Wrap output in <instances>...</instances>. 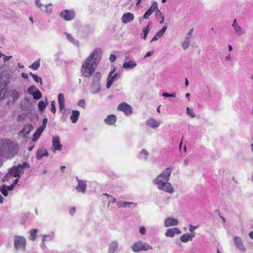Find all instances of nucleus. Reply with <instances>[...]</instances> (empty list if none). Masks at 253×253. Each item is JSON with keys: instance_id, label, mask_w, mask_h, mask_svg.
I'll return each mask as SVG.
<instances>
[{"instance_id": "obj_1", "label": "nucleus", "mask_w": 253, "mask_h": 253, "mask_svg": "<svg viewBox=\"0 0 253 253\" xmlns=\"http://www.w3.org/2000/svg\"><path fill=\"white\" fill-rule=\"evenodd\" d=\"M100 56L101 50L96 49L85 60L81 69L84 77L89 78L92 75L100 61Z\"/></svg>"}, {"instance_id": "obj_2", "label": "nucleus", "mask_w": 253, "mask_h": 253, "mask_svg": "<svg viewBox=\"0 0 253 253\" xmlns=\"http://www.w3.org/2000/svg\"><path fill=\"white\" fill-rule=\"evenodd\" d=\"M171 172L172 169L167 168L153 180L154 184L157 186L159 190L169 194H172L174 192L172 185L169 182Z\"/></svg>"}, {"instance_id": "obj_3", "label": "nucleus", "mask_w": 253, "mask_h": 253, "mask_svg": "<svg viewBox=\"0 0 253 253\" xmlns=\"http://www.w3.org/2000/svg\"><path fill=\"white\" fill-rule=\"evenodd\" d=\"M18 151L19 145L16 142L8 139L0 140V156L11 159Z\"/></svg>"}, {"instance_id": "obj_4", "label": "nucleus", "mask_w": 253, "mask_h": 253, "mask_svg": "<svg viewBox=\"0 0 253 253\" xmlns=\"http://www.w3.org/2000/svg\"><path fill=\"white\" fill-rule=\"evenodd\" d=\"M101 78V73L99 72H96L92 79L90 84V92L93 94L98 93L101 90L100 79Z\"/></svg>"}, {"instance_id": "obj_5", "label": "nucleus", "mask_w": 253, "mask_h": 253, "mask_svg": "<svg viewBox=\"0 0 253 253\" xmlns=\"http://www.w3.org/2000/svg\"><path fill=\"white\" fill-rule=\"evenodd\" d=\"M131 249L134 253H139L141 251H148L153 250V247L148 243L138 241L135 242L131 247Z\"/></svg>"}, {"instance_id": "obj_6", "label": "nucleus", "mask_w": 253, "mask_h": 253, "mask_svg": "<svg viewBox=\"0 0 253 253\" xmlns=\"http://www.w3.org/2000/svg\"><path fill=\"white\" fill-rule=\"evenodd\" d=\"M26 168H29V165L27 163L24 162L17 167H13L9 169V173L14 177H20L24 173V169Z\"/></svg>"}, {"instance_id": "obj_7", "label": "nucleus", "mask_w": 253, "mask_h": 253, "mask_svg": "<svg viewBox=\"0 0 253 253\" xmlns=\"http://www.w3.org/2000/svg\"><path fill=\"white\" fill-rule=\"evenodd\" d=\"M26 240L23 236L16 235L14 236V246L16 250L25 251L26 245Z\"/></svg>"}, {"instance_id": "obj_8", "label": "nucleus", "mask_w": 253, "mask_h": 253, "mask_svg": "<svg viewBox=\"0 0 253 253\" xmlns=\"http://www.w3.org/2000/svg\"><path fill=\"white\" fill-rule=\"evenodd\" d=\"M232 27L234 30V34L239 37L242 36L246 33V30L239 25L236 19L233 20Z\"/></svg>"}, {"instance_id": "obj_9", "label": "nucleus", "mask_w": 253, "mask_h": 253, "mask_svg": "<svg viewBox=\"0 0 253 253\" xmlns=\"http://www.w3.org/2000/svg\"><path fill=\"white\" fill-rule=\"evenodd\" d=\"M59 16L65 21H71L75 17V12L74 10L65 9L59 13Z\"/></svg>"}, {"instance_id": "obj_10", "label": "nucleus", "mask_w": 253, "mask_h": 253, "mask_svg": "<svg viewBox=\"0 0 253 253\" xmlns=\"http://www.w3.org/2000/svg\"><path fill=\"white\" fill-rule=\"evenodd\" d=\"M117 110L123 112L126 115H130L132 113L131 107L126 102L122 103L119 105Z\"/></svg>"}, {"instance_id": "obj_11", "label": "nucleus", "mask_w": 253, "mask_h": 253, "mask_svg": "<svg viewBox=\"0 0 253 253\" xmlns=\"http://www.w3.org/2000/svg\"><path fill=\"white\" fill-rule=\"evenodd\" d=\"M115 71V68H114L113 70L111 71L109 74L106 84V87L107 88H109L111 87L113 84V82L115 80H117L120 78V76L118 74L114 73Z\"/></svg>"}, {"instance_id": "obj_12", "label": "nucleus", "mask_w": 253, "mask_h": 253, "mask_svg": "<svg viewBox=\"0 0 253 253\" xmlns=\"http://www.w3.org/2000/svg\"><path fill=\"white\" fill-rule=\"evenodd\" d=\"M52 149L53 152L56 151H61L62 148V145L60 143V138L58 136H55L52 137Z\"/></svg>"}, {"instance_id": "obj_13", "label": "nucleus", "mask_w": 253, "mask_h": 253, "mask_svg": "<svg viewBox=\"0 0 253 253\" xmlns=\"http://www.w3.org/2000/svg\"><path fill=\"white\" fill-rule=\"evenodd\" d=\"M78 181V185L76 187V190L79 192L84 193L86 191V182L85 180H80L78 177H76Z\"/></svg>"}, {"instance_id": "obj_14", "label": "nucleus", "mask_w": 253, "mask_h": 253, "mask_svg": "<svg viewBox=\"0 0 253 253\" xmlns=\"http://www.w3.org/2000/svg\"><path fill=\"white\" fill-rule=\"evenodd\" d=\"M134 18V15L132 13L127 12L123 15L121 18V21L123 23L126 24L133 21Z\"/></svg>"}, {"instance_id": "obj_15", "label": "nucleus", "mask_w": 253, "mask_h": 253, "mask_svg": "<svg viewBox=\"0 0 253 253\" xmlns=\"http://www.w3.org/2000/svg\"><path fill=\"white\" fill-rule=\"evenodd\" d=\"M146 125L152 128H158L161 122L154 119L153 118H151L146 121Z\"/></svg>"}, {"instance_id": "obj_16", "label": "nucleus", "mask_w": 253, "mask_h": 253, "mask_svg": "<svg viewBox=\"0 0 253 253\" xmlns=\"http://www.w3.org/2000/svg\"><path fill=\"white\" fill-rule=\"evenodd\" d=\"M33 129V126L32 125H25L23 128V129L20 131L19 133V135L23 137H26L29 133L31 132V131Z\"/></svg>"}, {"instance_id": "obj_17", "label": "nucleus", "mask_w": 253, "mask_h": 253, "mask_svg": "<svg viewBox=\"0 0 253 253\" xmlns=\"http://www.w3.org/2000/svg\"><path fill=\"white\" fill-rule=\"evenodd\" d=\"M178 220L176 218L168 217L165 219L164 225L166 227L173 226L178 225Z\"/></svg>"}, {"instance_id": "obj_18", "label": "nucleus", "mask_w": 253, "mask_h": 253, "mask_svg": "<svg viewBox=\"0 0 253 253\" xmlns=\"http://www.w3.org/2000/svg\"><path fill=\"white\" fill-rule=\"evenodd\" d=\"M181 231L177 228L168 229L165 233V235L169 237H173L175 234H180Z\"/></svg>"}, {"instance_id": "obj_19", "label": "nucleus", "mask_w": 253, "mask_h": 253, "mask_svg": "<svg viewBox=\"0 0 253 253\" xmlns=\"http://www.w3.org/2000/svg\"><path fill=\"white\" fill-rule=\"evenodd\" d=\"M117 206L118 208L132 207V208H134L136 207L137 204L130 202L119 201L117 203Z\"/></svg>"}, {"instance_id": "obj_20", "label": "nucleus", "mask_w": 253, "mask_h": 253, "mask_svg": "<svg viewBox=\"0 0 253 253\" xmlns=\"http://www.w3.org/2000/svg\"><path fill=\"white\" fill-rule=\"evenodd\" d=\"M137 66L136 62L134 60H129L123 63L122 67L126 69H132Z\"/></svg>"}, {"instance_id": "obj_21", "label": "nucleus", "mask_w": 253, "mask_h": 253, "mask_svg": "<svg viewBox=\"0 0 253 253\" xmlns=\"http://www.w3.org/2000/svg\"><path fill=\"white\" fill-rule=\"evenodd\" d=\"M234 243L236 247L239 250L242 251H244L245 250V248L243 245L242 240L239 236H235L234 237Z\"/></svg>"}, {"instance_id": "obj_22", "label": "nucleus", "mask_w": 253, "mask_h": 253, "mask_svg": "<svg viewBox=\"0 0 253 253\" xmlns=\"http://www.w3.org/2000/svg\"><path fill=\"white\" fill-rule=\"evenodd\" d=\"M48 153L45 148H41L37 151L36 157L38 160H41L43 156H48Z\"/></svg>"}, {"instance_id": "obj_23", "label": "nucleus", "mask_w": 253, "mask_h": 253, "mask_svg": "<svg viewBox=\"0 0 253 253\" xmlns=\"http://www.w3.org/2000/svg\"><path fill=\"white\" fill-rule=\"evenodd\" d=\"M155 16L157 20L159 21L160 24H162L164 23L165 17L163 13L159 9L156 10Z\"/></svg>"}, {"instance_id": "obj_24", "label": "nucleus", "mask_w": 253, "mask_h": 253, "mask_svg": "<svg viewBox=\"0 0 253 253\" xmlns=\"http://www.w3.org/2000/svg\"><path fill=\"white\" fill-rule=\"evenodd\" d=\"M116 122V117L114 115H109L104 119L105 124L113 125Z\"/></svg>"}, {"instance_id": "obj_25", "label": "nucleus", "mask_w": 253, "mask_h": 253, "mask_svg": "<svg viewBox=\"0 0 253 253\" xmlns=\"http://www.w3.org/2000/svg\"><path fill=\"white\" fill-rule=\"evenodd\" d=\"M58 101L59 103V106L60 111H61L64 108L65 99L64 94L59 93L58 95Z\"/></svg>"}, {"instance_id": "obj_26", "label": "nucleus", "mask_w": 253, "mask_h": 253, "mask_svg": "<svg viewBox=\"0 0 253 253\" xmlns=\"http://www.w3.org/2000/svg\"><path fill=\"white\" fill-rule=\"evenodd\" d=\"M118 243L117 241H113L112 242L109 247V253H114L117 251L118 248Z\"/></svg>"}, {"instance_id": "obj_27", "label": "nucleus", "mask_w": 253, "mask_h": 253, "mask_svg": "<svg viewBox=\"0 0 253 253\" xmlns=\"http://www.w3.org/2000/svg\"><path fill=\"white\" fill-rule=\"evenodd\" d=\"M80 115V112L77 110H73L72 111V114L70 116V119L73 123H76L79 119V117Z\"/></svg>"}, {"instance_id": "obj_28", "label": "nucleus", "mask_w": 253, "mask_h": 253, "mask_svg": "<svg viewBox=\"0 0 253 253\" xmlns=\"http://www.w3.org/2000/svg\"><path fill=\"white\" fill-rule=\"evenodd\" d=\"M43 130V127H39L34 133L32 140L34 141H36L39 138Z\"/></svg>"}, {"instance_id": "obj_29", "label": "nucleus", "mask_w": 253, "mask_h": 253, "mask_svg": "<svg viewBox=\"0 0 253 253\" xmlns=\"http://www.w3.org/2000/svg\"><path fill=\"white\" fill-rule=\"evenodd\" d=\"M148 152L144 149H142L139 153V158L140 159L144 160V161H147L148 160Z\"/></svg>"}, {"instance_id": "obj_30", "label": "nucleus", "mask_w": 253, "mask_h": 253, "mask_svg": "<svg viewBox=\"0 0 253 253\" xmlns=\"http://www.w3.org/2000/svg\"><path fill=\"white\" fill-rule=\"evenodd\" d=\"M151 24V22H149L148 24V25L147 26V27L144 28L143 30H142V35H143V36H141V38L143 39H144V40H146V39L147 38V35L149 33V31H150L149 26H150V25Z\"/></svg>"}, {"instance_id": "obj_31", "label": "nucleus", "mask_w": 253, "mask_h": 253, "mask_svg": "<svg viewBox=\"0 0 253 253\" xmlns=\"http://www.w3.org/2000/svg\"><path fill=\"white\" fill-rule=\"evenodd\" d=\"M42 241L45 242L46 240L47 241H51L52 240L54 237V234L53 232H50L48 234L43 235L42 236Z\"/></svg>"}, {"instance_id": "obj_32", "label": "nucleus", "mask_w": 253, "mask_h": 253, "mask_svg": "<svg viewBox=\"0 0 253 253\" xmlns=\"http://www.w3.org/2000/svg\"><path fill=\"white\" fill-rule=\"evenodd\" d=\"M66 38H67V39L69 41H70L71 42L73 43L74 44L79 45V41L78 40H75L74 38L71 35L66 33Z\"/></svg>"}, {"instance_id": "obj_33", "label": "nucleus", "mask_w": 253, "mask_h": 253, "mask_svg": "<svg viewBox=\"0 0 253 253\" xmlns=\"http://www.w3.org/2000/svg\"><path fill=\"white\" fill-rule=\"evenodd\" d=\"M38 230L36 229H32L30 231V240L32 241H35L37 237V233Z\"/></svg>"}, {"instance_id": "obj_34", "label": "nucleus", "mask_w": 253, "mask_h": 253, "mask_svg": "<svg viewBox=\"0 0 253 253\" xmlns=\"http://www.w3.org/2000/svg\"><path fill=\"white\" fill-rule=\"evenodd\" d=\"M10 96L12 97V99L14 101H15V100H17L19 98V93L17 90H13L12 91Z\"/></svg>"}, {"instance_id": "obj_35", "label": "nucleus", "mask_w": 253, "mask_h": 253, "mask_svg": "<svg viewBox=\"0 0 253 253\" xmlns=\"http://www.w3.org/2000/svg\"><path fill=\"white\" fill-rule=\"evenodd\" d=\"M190 44L189 37L185 38V41L182 42V46L184 50L187 49Z\"/></svg>"}, {"instance_id": "obj_36", "label": "nucleus", "mask_w": 253, "mask_h": 253, "mask_svg": "<svg viewBox=\"0 0 253 253\" xmlns=\"http://www.w3.org/2000/svg\"><path fill=\"white\" fill-rule=\"evenodd\" d=\"M180 240L184 243L187 242L189 240H191L189 234L186 233L181 235L180 237Z\"/></svg>"}, {"instance_id": "obj_37", "label": "nucleus", "mask_w": 253, "mask_h": 253, "mask_svg": "<svg viewBox=\"0 0 253 253\" xmlns=\"http://www.w3.org/2000/svg\"><path fill=\"white\" fill-rule=\"evenodd\" d=\"M0 191L4 196L8 195V190L6 185L3 184L0 187Z\"/></svg>"}, {"instance_id": "obj_38", "label": "nucleus", "mask_w": 253, "mask_h": 253, "mask_svg": "<svg viewBox=\"0 0 253 253\" xmlns=\"http://www.w3.org/2000/svg\"><path fill=\"white\" fill-rule=\"evenodd\" d=\"M158 9V4L156 1H153L152 3V5L148 9L149 10H150L152 13L155 10L156 11Z\"/></svg>"}, {"instance_id": "obj_39", "label": "nucleus", "mask_w": 253, "mask_h": 253, "mask_svg": "<svg viewBox=\"0 0 253 253\" xmlns=\"http://www.w3.org/2000/svg\"><path fill=\"white\" fill-rule=\"evenodd\" d=\"M167 29V26H164L159 31H158L156 34L157 37L161 38L165 34L166 30Z\"/></svg>"}, {"instance_id": "obj_40", "label": "nucleus", "mask_w": 253, "mask_h": 253, "mask_svg": "<svg viewBox=\"0 0 253 253\" xmlns=\"http://www.w3.org/2000/svg\"><path fill=\"white\" fill-rule=\"evenodd\" d=\"M29 74L30 76H31L32 77L33 79L36 82H37V83L40 82L41 84V85L42 84V79H41V77H39L37 75H35V74H33L31 72Z\"/></svg>"}, {"instance_id": "obj_41", "label": "nucleus", "mask_w": 253, "mask_h": 253, "mask_svg": "<svg viewBox=\"0 0 253 253\" xmlns=\"http://www.w3.org/2000/svg\"><path fill=\"white\" fill-rule=\"evenodd\" d=\"M40 60H36L30 66V68L33 70H37L40 67Z\"/></svg>"}, {"instance_id": "obj_42", "label": "nucleus", "mask_w": 253, "mask_h": 253, "mask_svg": "<svg viewBox=\"0 0 253 253\" xmlns=\"http://www.w3.org/2000/svg\"><path fill=\"white\" fill-rule=\"evenodd\" d=\"M32 95L34 99H39L42 97V93L39 89H37Z\"/></svg>"}, {"instance_id": "obj_43", "label": "nucleus", "mask_w": 253, "mask_h": 253, "mask_svg": "<svg viewBox=\"0 0 253 253\" xmlns=\"http://www.w3.org/2000/svg\"><path fill=\"white\" fill-rule=\"evenodd\" d=\"M46 107V104L43 101H41L38 103V108L40 111H42Z\"/></svg>"}, {"instance_id": "obj_44", "label": "nucleus", "mask_w": 253, "mask_h": 253, "mask_svg": "<svg viewBox=\"0 0 253 253\" xmlns=\"http://www.w3.org/2000/svg\"><path fill=\"white\" fill-rule=\"evenodd\" d=\"M37 89L36 86L32 85L29 87V88L28 89V91L30 94L32 95L36 91V90H37Z\"/></svg>"}, {"instance_id": "obj_45", "label": "nucleus", "mask_w": 253, "mask_h": 253, "mask_svg": "<svg viewBox=\"0 0 253 253\" xmlns=\"http://www.w3.org/2000/svg\"><path fill=\"white\" fill-rule=\"evenodd\" d=\"M186 113L192 118L195 117V114L189 107L186 108Z\"/></svg>"}, {"instance_id": "obj_46", "label": "nucleus", "mask_w": 253, "mask_h": 253, "mask_svg": "<svg viewBox=\"0 0 253 253\" xmlns=\"http://www.w3.org/2000/svg\"><path fill=\"white\" fill-rule=\"evenodd\" d=\"M45 12L47 14H51L52 11V8L51 7V4H49L48 5H46L45 6Z\"/></svg>"}, {"instance_id": "obj_47", "label": "nucleus", "mask_w": 253, "mask_h": 253, "mask_svg": "<svg viewBox=\"0 0 253 253\" xmlns=\"http://www.w3.org/2000/svg\"><path fill=\"white\" fill-rule=\"evenodd\" d=\"M153 13L150 11V10H149L148 9L147 10V11L144 13L143 15V19H147L149 18V16L152 14Z\"/></svg>"}, {"instance_id": "obj_48", "label": "nucleus", "mask_w": 253, "mask_h": 253, "mask_svg": "<svg viewBox=\"0 0 253 253\" xmlns=\"http://www.w3.org/2000/svg\"><path fill=\"white\" fill-rule=\"evenodd\" d=\"M51 111L53 113H55L56 112V108H55V102L54 101H52L51 102Z\"/></svg>"}, {"instance_id": "obj_49", "label": "nucleus", "mask_w": 253, "mask_h": 253, "mask_svg": "<svg viewBox=\"0 0 253 253\" xmlns=\"http://www.w3.org/2000/svg\"><path fill=\"white\" fill-rule=\"evenodd\" d=\"M139 231L141 235H144L146 232V228L144 226H141L139 227Z\"/></svg>"}, {"instance_id": "obj_50", "label": "nucleus", "mask_w": 253, "mask_h": 253, "mask_svg": "<svg viewBox=\"0 0 253 253\" xmlns=\"http://www.w3.org/2000/svg\"><path fill=\"white\" fill-rule=\"evenodd\" d=\"M85 101L84 99H81L79 100L78 103V105L80 106H81L82 108H84L85 107Z\"/></svg>"}, {"instance_id": "obj_51", "label": "nucleus", "mask_w": 253, "mask_h": 253, "mask_svg": "<svg viewBox=\"0 0 253 253\" xmlns=\"http://www.w3.org/2000/svg\"><path fill=\"white\" fill-rule=\"evenodd\" d=\"M47 123V118H44L43 120V121H42V126H40V127H43V129H44V128L46 127Z\"/></svg>"}, {"instance_id": "obj_52", "label": "nucleus", "mask_w": 253, "mask_h": 253, "mask_svg": "<svg viewBox=\"0 0 253 253\" xmlns=\"http://www.w3.org/2000/svg\"><path fill=\"white\" fill-rule=\"evenodd\" d=\"M116 56L114 54H111L110 56V58H109V60L111 62L113 63L114 62H115V61L116 60Z\"/></svg>"}, {"instance_id": "obj_53", "label": "nucleus", "mask_w": 253, "mask_h": 253, "mask_svg": "<svg viewBox=\"0 0 253 253\" xmlns=\"http://www.w3.org/2000/svg\"><path fill=\"white\" fill-rule=\"evenodd\" d=\"M3 61L6 62L12 58V56H5L4 55Z\"/></svg>"}, {"instance_id": "obj_54", "label": "nucleus", "mask_w": 253, "mask_h": 253, "mask_svg": "<svg viewBox=\"0 0 253 253\" xmlns=\"http://www.w3.org/2000/svg\"><path fill=\"white\" fill-rule=\"evenodd\" d=\"M35 4L39 8H41L42 6V4L40 2V0H35Z\"/></svg>"}, {"instance_id": "obj_55", "label": "nucleus", "mask_w": 253, "mask_h": 253, "mask_svg": "<svg viewBox=\"0 0 253 253\" xmlns=\"http://www.w3.org/2000/svg\"><path fill=\"white\" fill-rule=\"evenodd\" d=\"M225 60L226 61H230L232 60L231 55L229 54L225 57Z\"/></svg>"}, {"instance_id": "obj_56", "label": "nucleus", "mask_w": 253, "mask_h": 253, "mask_svg": "<svg viewBox=\"0 0 253 253\" xmlns=\"http://www.w3.org/2000/svg\"><path fill=\"white\" fill-rule=\"evenodd\" d=\"M153 54V51H150L149 52H148L144 56V58H146V57H149V56H151V55H152Z\"/></svg>"}, {"instance_id": "obj_57", "label": "nucleus", "mask_w": 253, "mask_h": 253, "mask_svg": "<svg viewBox=\"0 0 253 253\" xmlns=\"http://www.w3.org/2000/svg\"><path fill=\"white\" fill-rule=\"evenodd\" d=\"M197 228V226H194L192 225H190L189 231L192 232L194 230Z\"/></svg>"}, {"instance_id": "obj_58", "label": "nucleus", "mask_w": 253, "mask_h": 253, "mask_svg": "<svg viewBox=\"0 0 253 253\" xmlns=\"http://www.w3.org/2000/svg\"><path fill=\"white\" fill-rule=\"evenodd\" d=\"M76 211V208L75 207L72 208L70 210V213L71 215H73Z\"/></svg>"}, {"instance_id": "obj_59", "label": "nucleus", "mask_w": 253, "mask_h": 253, "mask_svg": "<svg viewBox=\"0 0 253 253\" xmlns=\"http://www.w3.org/2000/svg\"><path fill=\"white\" fill-rule=\"evenodd\" d=\"M14 186L12 184L10 186H6L7 190L11 191L13 189Z\"/></svg>"}, {"instance_id": "obj_60", "label": "nucleus", "mask_w": 253, "mask_h": 253, "mask_svg": "<svg viewBox=\"0 0 253 253\" xmlns=\"http://www.w3.org/2000/svg\"><path fill=\"white\" fill-rule=\"evenodd\" d=\"M160 38L159 37H157V35L156 34L154 37L151 40V42H153L154 41H157L158 39Z\"/></svg>"}, {"instance_id": "obj_61", "label": "nucleus", "mask_w": 253, "mask_h": 253, "mask_svg": "<svg viewBox=\"0 0 253 253\" xmlns=\"http://www.w3.org/2000/svg\"><path fill=\"white\" fill-rule=\"evenodd\" d=\"M193 32V29H191V30H190L189 32L188 33V34L187 36L186 37H189V39H190V37H191V35H192V34Z\"/></svg>"}, {"instance_id": "obj_62", "label": "nucleus", "mask_w": 253, "mask_h": 253, "mask_svg": "<svg viewBox=\"0 0 253 253\" xmlns=\"http://www.w3.org/2000/svg\"><path fill=\"white\" fill-rule=\"evenodd\" d=\"M41 248L43 250H45L46 248V246L45 245L44 242H43L42 241V244L41 245Z\"/></svg>"}, {"instance_id": "obj_63", "label": "nucleus", "mask_w": 253, "mask_h": 253, "mask_svg": "<svg viewBox=\"0 0 253 253\" xmlns=\"http://www.w3.org/2000/svg\"><path fill=\"white\" fill-rule=\"evenodd\" d=\"M21 76H22V77H23V78H25V79L28 78V75L26 73H22Z\"/></svg>"}, {"instance_id": "obj_64", "label": "nucleus", "mask_w": 253, "mask_h": 253, "mask_svg": "<svg viewBox=\"0 0 253 253\" xmlns=\"http://www.w3.org/2000/svg\"><path fill=\"white\" fill-rule=\"evenodd\" d=\"M249 236L251 239H253V231H251L249 233Z\"/></svg>"}]
</instances>
